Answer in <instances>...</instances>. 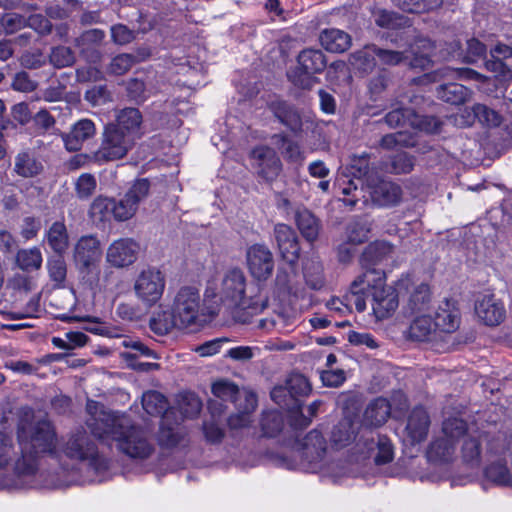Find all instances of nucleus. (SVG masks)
I'll use <instances>...</instances> for the list:
<instances>
[{
	"label": "nucleus",
	"mask_w": 512,
	"mask_h": 512,
	"mask_svg": "<svg viewBox=\"0 0 512 512\" xmlns=\"http://www.w3.org/2000/svg\"><path fill=\"white\" fill-rule=\"evenodd\" d=\"M91 433L103 444L134 460L148 459L155 452L149 431L136 425L130 416L100 411L87 420Z\"/></svg>",
	"instance_id": "nucleus-1"
},
{
	"label": "nucleus",
	"mask_w": 512,
	"mask_h": 512,
	"mask_svg": "<svg viewBox=\"0 0 512 512\" xmlns=\"http://www.w3.org/2000/svg\"><path fill=\"white\" fill-rule=\"evenodd\" d=\"M17 441L22 459L18 462L21 472L33 475L43 457L60 461L59 441L51 422L39 420L34 423L21 422L17 426Z\"/></svg>",
	"instance_id": "nucleus-2"
},
{
	"label": "nucleus",
	"mask_w": 512,
	"mask_h": 512,
	"mask_svg": "<svg viewBox=\"0 0 512 512\" xmlns=\"http://www.w3.org/2000/svg\"><path fill=\"white\" fill-rule=\"evenodd\" d=\"M247 278L239 268L226 271L223 275L207 281L203 302L210 313L217 314L221 309L249 308L253 313L262 312L267 307V301L251 302L246 300Z\"/></svg>",
	"instance_id": "nucleus-3"
},
{
	"label": "nucleus",
	"mask_w": 512,
	"mask_h": 512,
	"mask_svg": "<svg viewBox=\"0 0 512 512\" xmlns=\"http://www.w3.org/2000/svg\"><path fill=\"white\" fill-rule=\"evenodd\" d=\"M60 460L62 457L87 462L90 469L100 474L108 469V461L100 456L94 441L89 435L78 430L62 437L59 441Z\"/></svg>",
	"instance_id": "nucleus-4"
},
{
	"label": "nucleus",
	"mask_w": 512,
	"mask_h": 512,
	"mask_svg": "<svg viewBox=\"0 0 512 512\" xmlns=\"http://www.w3.org/2000/svg\"><path fill=\"white\" fill-rule=\"evenodd\" d=\"M462 446L463 461L471 467L480 465L482 456H504L509 442L503 435L491 436L487 432H466Z\"/></svg>",
	"instance_id": "nucleus-5"
},
{
	"label": "nucleus",
	"mask_w": 512,
	"mask_h": 512,
	"mask_svg": "<svg viewBox=\"0 0 512 512\" xmlns=\"http://www.w3.org/2000/svg\"><path fill=\"white\" fill-rule=\"evenodd\" d=\"M467 432L466 422L459 417L445 418L441 435L435 437L428 446L427 458L430 462H450L456 453L458 440Z\"/></svg>",
	"instance_id": "nucleus-6"
},
{
	"label": "nucleus",
	"mask_w": 512,
	"mask_h": 512,
	"mask_svg": "<svg viewBox=\"0 0 512 512\" xmlns=\"http://www.w3.org/2000/svg\"><path fill=\"white\" fill-rule=\"evenodd\" d=\"M134 137L123 134L118 126L106 125L100 147L92 154L93 162L101 165L126 156L134 144Z\"/></svg>",
	"instance_id": "nucleus-7"
},
{
	"label": "nucleus",
	"mask_w": 512,
	"mask_h": 512,
	"mask_svg": "<svg viewBox=\"0 0 512 512\" xmlns=\"http://www.w3.org/2000/svg\"><path fill=\"white\" fill-rule=\"evenodd\" d=\"M363 273L357 276L350 284L348 292L345 294L347 306H355L358 312L366 309V291L372 292L386 288V277L383 270L374 267H362Z\"/></svg>",
	"instance_id": "nucleus-8"
},
{
	"label": "nucleus",
	"mask_w": 512,
	"mask_h": 512,
	"mask_svg": "<svg viewBox=\"0 0 512 512\" xmlns=\"http://www.w3.org/2000/svg\"><path fill=\"white\" fill-rule=\"evenodd\" d=\"M202 299L198 289L185 286L178 290L173 303L172 311L180 324V328H188L200 321Z\"/></svg>",
	"instance_id": "nucleus-9"
},
{
	"label": "nucleus",
	"mask_w": 512,
	"mask_h": 512,
	"mask_svg": "<svg viewBox=\"0 0 512 512\" xmlns=\"http://www.w3.org/2000/svg\"><path fill=\"white\" fill-rule=\"evenodd\" d=\"M298 67L288 74L290 81L302 89H310L314 74L321 73L327 66L325 55L316 49H305L298 55Z\"/></svg>",
	"instance_id": "nucleus-10"
},
{
	"label": "nucleus",
	"mask_w": 512,
	"mask_h": 512,
	"mask_svg": "<svg viewBox=\"0 0 512 512\" xmlns=\"http://www.w3.org/2000/svg\"><path fill=\"white\" fill-rule=\"evenodd\" d=\"M385 122L392 128L409 125L414 129L431 134L440 133L442 126L445 124L434 116H422L413 109L402 106L390 111L385 116Z\"/></svg>",
	"instance_id": "nucleus-11"
},
{
	"label": "nucleus",
	"mask_w": 512,
	"mask_h": 512,
	"mask_svg": "<svg viewBox=\"0 0 512 512\" xmlns=\"http://www.w3.org/2000/svg\"><path fill=\"white\" fill-rule=\"evenodd\" d=\"M165 276L156 268L143 270L135 280L134 291L145 305L152 306L162 297L165 290Z\"/></svg>",
	"instance_id": "nucleus-12"
},
{
	"label": "nucleus",
	"mask_w": 512,
	"mask_h": 512,
	"mask_svg": "<svg viewBox=\"0 0 512 512\" xmlns=\"http://www.w3.org/2000/svg\"><path fill=\"white\" fill-rule=\"evenodd\" d=\"M102 257L101 243L96 236L85 235L78 239L73 249V260L81 273H92Z\"/></svg>",
	"instance_id": "nucleus-13"
},
{
	"label": "nucleus",
	"mask_w": 512,
	"mask_h": 512,
	"mask_svg": "<svg viewBox=\"0 0 512 512\" xmlns=\"http://www.w3.org/2000/svg\"><path fill=\"white\" fill-rule=\"evenodd\" d=\"M251 166L264 181H274L282 171V163L276 151L268 146L255 147L250 154Z\"/></svg>",
	"instance_id": "nucleus-14"
},
{
	"label": "nucleus",
	"mask_w": 512,
	"mask_h": 512,
	"mask_svg": "<svg viewBox=\"0 0 512 512\" xmlns=\"http://www.w3.org/2000/svg\"><path fill=\"white\" fill-rule=\"evenodd\" d=\"M377 175L378 173L376 169L369 165L367 154L352 157L350 164L345 167L343 171V177L347 180L343 179L340 184L343 185L341 188L342 193L345 195H351L353 191H357V184L354 180L350 179V177L355 178L357 181H360L362 185L367 186L369 180L371 178H375Z\"/></svg>",
	"instance_id": "nucleus-15"
},
{
	"label": "nucleus",
	"mask_w": 512,
	"mask_h": 512,
	"mask_svg": "<svg viewBox=\"0 0 512 512\" xmlns=\"http://www.w3.org/2000/svg\"><path fill=\"white\" fill-rule=\"evenodd\" d=\"M249 272L258 281L267 280L274 270V259L270 249L264 244H253L246 251Z\"/></svg>",
	"instance_id": "nucleus-16"
},
{
	"label": "nucleus",
	"mask_w": 512,
	"mask_h": 512,
	"mask_svg": "<svg viewBox=\"0 0 512 512\" xmlns=\"http://www.w3.org/2000/svg\"><path fill=\"white\" fill-rule=\"evenodd\" d=\"M372 203L379 207L397 205L401 201L402 190L399 185L380 179L371 178L366 186Z\"/></svg>",
	"instance_id": "nucleus-17"
},
{
	"label": "nucleus",
	"mask_w": 512,
	"mask_h": 512,
	"mask_svg": "<svg viewBox=\"0 0 512 512\" xmlns=\"http://www.w3.org/2000/svg\"><path fill=\"white\" fill-rule=\"evenodd\" d=\"M431 425V419L427 410L422 406L413 408L406 421L404 430L405 441L411 445L419 444L426 440Z\"/></svg>",
	"instance_id": "nucleus-18"
},
{
	"label": "nucleus",
	"mask_w": 512,
	"mask_h": 512,
	"mask_svg": "<svg viewBox=\"0 0 512 512\" xmlns=\"http://www.w3.org/2000/svg\"><path fill=\"white\" fill-rule=\"evenodd\" d=\"M139 249V244L132 238H120L109 245L106 260L114 267H126L136 261Z\"/></svg>",
	"instance_id": "nucleus-19"
},
{
	"label": "nucleus",
	"mask_w": 512,
	"mask_h": 512,
	"mask_svg": "<svg viewBox=\"0 0 512 512\" xmlns=\"http://www.w3.org/2000/svg\"><path fill=\"white\" fill-rule=\"evenodd\" d=\"M299 456L306 461L311 469H316L326 453V442L322 434L313 430L310 431L299 443Z\"/></svg>",
	"instance_id": "nucleus-20"
},
{
	"label": "nucleus",
	"mask_w": 512,
	"mask_h": 512,
	"mask_svg": "<svg viewBox=\"0 0 512 512\" xmlns=\"http://www.w3.org/2000/svg\"><path fill=\"white\" fill-rule=\"evenodd\" d=\"M274 236L282 258L290 265L294 264L300 255V246L295 231L290 226L279 223L274 227Z\"/></svg>",
	"instance_id": "nucleus-21"
},
{
	"label": "nucleus",
	"mask_w": 512,
	"mask_h": 512,
	"mask_svg": "<svg viewBox=\"0 0 512 512\" xmlns=\"http://www.w3.org/2000/svg\"><path fill=\"white\" fill-rule=\"evenodd\" d=\"M477 317L488 326L499 325L506 316V310L501 301L492 294L483 295L476 301Z\"/></svg>",
	"instance_id": "nucleus-22"
},
{
	"label": "nucleus",
	"mask_w": 512,
	"mask_h": 512,
	"mask_svg": "<svg viewBox=\"0 0 512 512\" xmlns=\"http://www.w3.org/2000/svg\"><path fill=\"white\" fill-rule=\"evenodd\" d=\"M96 134V127L92 120L81 119L71 127L68 133L62 135L65 148L68 151H78L85 141L93 138Z\"/></svg>",
	"instance_id": "nucleus-23"
},
{
	"label": "nucleus",
	"mask_w": 512,
	"mask_h": 512,
	"mask_svg": "<svg viewBox=\"0 0 512 512\" xmlns=\"http://www.w3.org/2000/svg\"><path fill=\"white\" fill-rule=\"evenodd\" d=\"M472 110L473 116L468 114L467 118H465L463 114H456L448 117L446 122L453 123L460 127L471 125L474 118H477L481 123L489 126H498L501 123V116L484 104H475Z\"/></svg>",
	"instance_id": "nucleus-24"
},
{
	"label": "nucleus",
	"mask_w": 512,
	"mask_h": 512,
	"mask_svg": "<svg viewBox=\"0 0 512 512\" xmlns=\"http://www.w3.org/2000/svg\"><path fill=\"white\" fill-rule=\"evenodd\" d=\"M105 39V32L101 29H90L83 32L75 39V46L80 54L90 62H97L101 58V53L97 47Z\"/></svg>",
	"instance_id": "nucleus-25"
},
{
	"label": "nucleus",
	"mask_w": 512,
	"mask_h": 512,
	"mask_svg": "<svg viewBox=\"0 0 512 512\" xmlns=\"http://www.w3.org/2000/svg\"><path fill=\"white\" fill-rule=\"evenodd\" d=\"M434 323L438 333H453L460 325V314L454 301H443L436 311Z\"/></svg>",
	"instance_id": "nucleus-26"
},
{
	"label": "nucleus",
	"mask_w": 512,
	"mask_h": 512,
	"mask_svg": "<svg viewBox=\"0 0 512 512\" xmlns=\"http://www.w3.org/2000/svg\"><path fill=\"white\" fill-rule=\"evenodd\" d=\"M398 304L397 293L391 287L372 292V310L378 320L391 316Z\"/></svg>",
	"instance_id": "nucleus-27"
},
{
	"label": "nucleus",
	"mask_w": 512,
	"mask_h": 512,
	"mask_svg": "<svg viewBox=\"0 0 512 512\" xmlns=\"http://www.w3.org/2000/svg\"><path fill=\"white\" fill-rule=\"evenodd\" d=\"M361 441H363L366 450L365 454L370 455V453L376 451L374 460L377 465L387 464L392 461L393 447L386 436H374L372 432H369L368 436H362ZM362 452L364 453V451Z\"/></svg>",
	"instance_id": "nucleus-28"
},
{
	"label": "nucleus",
	"mask_w": 512,
	"mask_h": 512,
	"mask_svg": "<svg viewBox=\"0 0 512 512\" xmlns=\"http://www.w3.org/2000/svg\"><path fill=\"white\" fill-rule=\"evenodd\" d=\"M22 459L19 452V442H14L12 435L0 432V469L11 467L18 475H28L18 469V462Z\"/></svg>",
	"instance_id": "nucleus-29"
},
{
	"label": "nucleus",
	"mask_w": 512,
	"mask_h": 512,
	"mask_svg": "<svg viewBox=\"0 0 512 512\" xmlns=\"http://www.w3.org/2000/svg\"><path fill=\"white\" fill-rule=\"evenodd\" d=\"M275 286L280 293L294 298H303L305 290L298 282V276L293 267L279 268L275 277Z\"/></svg>",
	"instance_id": "nucleus-30"
},
{
	"label": "nucleus",
	"mask_w": 512,
	"mask_h": 512,
	"mask_svg": "<svg viewBox=\"0 0 512 512\" xmlns=\"http://www.w3.org/2000/svg\"><path fill=\"white\" fill-rule=\"evenodd\" d=\"M296 320L297 313L293 309L282 308L274 311L272 316L261 319L258 326L266 331L288 332L295 325Z\"/></svg>",
	"instance_id": "nucleus-31"
},
{
	"label": "nucleus",
	"mask_w": 512,
	"mask_h": 512,
	"mask_svg": "<svg viewBox=\"0 0 512 512\" xmlns=\"http://www.w3.org/2000/svg\"><path fill=\"white\" fill-rule=\"evenodd\" d=\"M173 413H165L162 416L158 440L160 445L172 448L179 445L186 436V432L179 424L171 425V417Z\"/></svg>",
	"instance_id": "nucleus-32"
},
{
	"label": "nucleus",
	"mask_w": 512,
	"mask_h": 512,
	"mask_svg": "<svg viewBox=\"0 0 512 512\" xmlns=\"http://www.w3.org/2000/svg\"><path fill=\"white\" fill-rule=\"evenodd\" d=\"M45 241L50 249L63 256L69 247V234L63 221H55L45 232Z\"/></svg>",
	"instance_id": "nucleus-33"
},
{
	"label": "nucleus",
	"mask_w": 512,
	"mask_h": 512,
	"mask_svg": "<svg viewBox=\"0 0 512 512\" xmlns=\"http://www.w3.org/2000/svg\"><path fill=\"white\" fill-rule=\"evenodd\" d=\"M394 247L386 241L370 243L363 251L360 263L362 267H373L388 259L393 253Z\"/></svg>",
	"instance_id": "nucleus-34"
},
{
	"label": "nucleus",
	"mask_w": 512,
	"mask_h": 512,
	"mask_svg": "<svg viewBox=\"0 0 512 512\" xmlns=\"http://www.w3.org/2000/svg\"><path fill=\"white\" fill-rule=\"evenodd\" d=\"M319 40L324 49L333 53H342L351 46L350 35L336 28L323 30Z\"/></svg>",
	"instance_id": "nucleus-35"
},
{
	"label": "nucleus",
	"mask_w": 512,
	"mask_h": 512,
	"mask_svg": "<svg viewBox=\"0 0 512 512\" xmlns=\"http://www.w3.org/2000/svg\"><path fill=\"white\" fill-rule=\"evenodd\" d=\"M271 112L287 127L293 131L301 128V118L299 113L285 101L274 99L268 104Z\"/></svg>",
	"instance_id": "nucleus-36"
},
{
	"label": "nucleus",
	"mask_w": 512,
	"mask_h": 512,
	"mask_svg": "<svg viewBox=\"0 0 512 512\" xmlns=\"http://www.w3.org/2000/svg\"><path fill=\"white\" fill-rule=\"evenodd\" d=\"M142 123V116L136 108H126L121 110L116 118V123H110L111 126H118L123 130V134H129L134 140L139 137V129Z\"/></svg>",
	"instance_id": "nucleus-37"
},
{
	"label": "nucleus",
	"mask_w": 512,
	"mask_h": 512,
	"mask_svg": "<svg viewBox=\"0 0 512 512\" xmlns=\"http://www.w3.org/2000/svg\"><path fill=\"white\" fill-rule=\"evenodd\" d=\"M409 333L417 341H432L439 336L434 320L427 315L416 317L410 325Z\"/></svg>",
	"instance_id": "nucleus-38"
},
{
	"label": "nucleus",
	"mask_w": 512,
	"mask_h": 512,
	"mask_svg": "<svg viewBox=\"0 0 512 512\" xmlns=\"http://www.w3.org/2000/svg\"><path fill=\"white\" fill-rule=\"evenodd\" d=\"M391 413L390 403L386 398L378 397L366 407L364 412V420L373 426L384 424Z\"/></svg>",
	"instance_id": "nucleus-39"
},
{
	"label": "nucleus",
	"mask_w": 512,
	"mask_h": 512,
	"mask_svg": "<svg viewBox=\"0 0 512 512\" xmlns=\"http://www.w3.org/2000/svg\"><path fill=\"white\" fill-rule=\"evenodd\" d=\"M303 275L306 285L312 290H320L325 286L323 265L318 257L307 258L303 263Z\"/></svg>",
	"instance_id": "nucleus-40"
},
{
	"label": "nucleus",
	"mask_w": 512,
	"mask_h": 512,
	"mask_svg": "<svg viewBox=\"0 0 512 512\" xmlns=\"http://www.w3.org/2000/svg\"><path fill=\"white\" fill-rule=\"evenodd\" d=\"M42 170V163L30 152L23 151L15 157L14 171L21 177H34L40 174Z\"/></svg>",
	"instance_id": "nucleus-41"
},
{
	"label": "nucleus",
	"mask_w": 512,
	"mask_h": 512,
	"mask_svg": "<svg viewBox=\"0 0 512 512\" xmlns=\"http://www.w3.org/2000/svg\"><path fill=\"white\" fill-rule=\"evenodd\" d=\"M296 224L302 236L309 242H313L319 235L320 225L318 219L308 210L296 212Z\"/></svg>",
	"instance_id": "nucleus-42"
},
{
	"label": "nucleus",
	"mask_w": 512,
	"mask_h": 512,
	"mask_svg": "<svg viewBox=\"0 0 512 512\" xmlns=\"http://www.w3.org/2000/svg\"><path fill=\"white\" fill-rule=\"evenodd\" d=\"M470 90L458 83H447L437 88V96L444 102L460 105L470 97Z\"/></svg>",
	"instance_id": "nucleus-43"
},
{
	"label": "nucleus",
	"mask_w": 512,
	"mask_h": 512,
	"mask_svg": "<svg viewBox=\"0 0 512 512\" xmlns=\"http://www.w3.org/2000/svg\"><path fill=\"white\" fill-rule=\"evenodd\" d=\"M376 45H367L363 49L358 50L350 55L349 62L351 66L362 72H371L376 66Z\"/></svg>",
	"instance_id": "nucleus-44"
},
{
	"label": "nucleus",
	"mask_w": 512,
	"mask_h": 512,
	"mask_svg": "<svg viewBox=\"0 0 512 512\" xmlns=\"http://www.w3.org/2000/svg\"><path fill=\"white\" fill-rule=\"evenodd\" d=\"M217 405L218 404L214 401L209 402V409L211 410L212 420L205 421L203 423V433L205 439L211 444L220 443L225 435L224 430L219 426V423L215 419L216 415H221L223 412L222 404H219V408Z\"/></svg>",
	"instance_id": "nucleus-45"
},
{
	"label": "nucleus",
	"mask_w": 512,
	"mask_h": 512,
	"mask_svg": "<svg viewBox=\"0 0 512 512\" xmlns=\"http://www.w3.org/2000/svg\"><path fill=\"white\" fill-rule=\"evenodd\" d=\"M497 461L492 462L485 468V478L499 486H509L512 484V475L502 456H498Z\"/></svg>",
	"instance_id": "nucleus-46"
},
{
	"label": "nucleus",
	"mask_w": 512,
	"mask_h": 512,
	"mask_svg": "<svg viewBox=\"0 0 512 512\" xmlns=\"http://www.w3.org/2000/svg\"><path fill=\"white\" fill-rule=\"evenodd\" d=\"M113 199L103 196L95 198L89 209V216L96 224L104 223L114 218Z\"/></svg>",
	"instance_id": "nucleus-47"
},
{
	"label": "nucleus",
	"mask_w": 512,
	"mask_h": 512,
	"mask_svg": "<svg viewBox=\"0 0 512 512\" xmlns=\"http://www.w3.org/2000/svg\"><path fill=\"white\" fill-rule=\"evenodd\" d=\"M245 400V407L243 411L237 414L231 415L228 419V425L231 429H241L250 425L251 423V412L255 410L257 406V399L255 394L245 392L243 394Z\"/></svg>",
	"instance_id": "nucleus-48"
},
{
	"label": "nucleus",
	"mask_w": 512,
	"mask_h": 512,
	"mask_svg": "<svg viewBox=\"0 0 512 512\" xmlns=\"http://www.w3.org/2000/svg\"><path fill=\"white\" fill-rule=\"evenodd\" d=\"M148 55L149 54L144 51H139L137 56L128 53L119 54L111 60L108 66V72L118 76L124 75L135 63L144 60Z\"/></svg>",
	"instance_id": "nucleus-49"
},
{
	"label": "nucleus",
	"mask_w": 512,
	"mask_h": 512,
	"mask_svg": "<svg viewBox=\"0 0 512 512\" xmlns=\"http://www.w3.org/2000/svg\"><path fill=\"white\" fill-rule=\"evenodd\" d=\"M142 407L147 414L153 416L164 415L167 411L168 402L163 394L158 391L149 390L142 395Z\"/></svg>",
	"instance_id": "nucleus-50"
},
{
	"label": "nucleus",
	"mask_w": 512,
	"mask_h": 512,
	"mask_svg": "<svg viewBox=\"0 0 512 512\" xmlns=\"http://www.w3.org/2000/svg\"><path fill=\"white\" fill-rule=\"evenodd\" d=\"M150 328L159 335H165L174 328L181 329L172 310L171 312L160 311L156 313L150 320Z\"/></svg>",
	"instance_id": "nucleus-51"
},
{
	"label": "nucleus",
	"mask_w": 512,
	"mask_h": 512,
	"mask_svg": "<svg viewBox=\"0 0 512 512\" xmlns=\"http://www.w3.org/2000/svg\"><path fill=\"white\" fill-rule=\"evenodd\" d=\"M42 261V253L38 247L21 249L16 254V263L23 271L38 270Z\"/></svg>",
	"instance_id": "nucleus-52"
},
{
	"label": "nucleus",
	"mask_w": 512,
	"mask_h": 512,
	"mask_svg": "<svg viewBox=\"0 0 512 512\" xmlns=\"http://www.w3.org/2000/svg\"><path fill=\"white\" fill-rule=\"evenodd\" d=\"M371 222L366 218H358L349 223L346 229L347 240L351 244H361L368 239Z\"/></svg>",
	"instance_id": "nucleus-53"
},
{
	"label": "nucleus",
	"mask_w": 512,
	"mask_h": 512,
	"mask_svg": "<svg viewBox=\"0 0 512 512\" xmlns=\"http://www.w3.org/2000/svg\"><path fill=\"white\" fill-rule=\"evenodd\" d=\"M416 144V134L407 131H398L395 133L387 134L381 139V146L385 149L414 147Z\"/></svg>",
	"instance_id": "nucleus-54"
},
{
	"label": "nucleus",
	"mask_w": 512,
	"mask_h": 512,
	"mask_svg": "<svg viewBox=\"0 0 512 512\" xmlns=\"http://www.w3.org/2000/svg\"><path fill=\"white\" fill-rule=\"evenodd\" d=\"M355 437L353 422L349 418H344L334 426L331 434V440L337 447L348 445Z\"/></svg>",
	"instance_id": "nucleus-55"
},
{
	"label": "nucleus",
	"mask_w": 512,
	"mask_h": 512,
	"mask_svg": "<svg viewBox=\"0 0 512 512\" xmlns=\"http://www.w3.org/2000/svg\"><path fill=\"white\" fill-rule=\"evenodd\" d=\"M121 346L129 349L120 353V356L126 361H132L141 356L157 358L156 354L139 340L124 338L121 341Z\"/></svg>",
	"instance_id": "nucleus-56"
},
{
	"label": "nucleus",
	"mask_w": 512,
	"mask_h": 512,
	"mask_svg": "<svg viewBox=\"0 0 512 512\" xmlns=\"http://www.w3.org/2000/svg\"><path fill=\"white\" fill-rule=\"evenodd\" d=\"M430 302V288L426 283L415 286L410 293L407 307L411 312L424 310Z\"/></svg>",
	"instance_id": "nucleus-57"
},
{
	"label": "nucleus",
	"mask_w": 512,
	"mask_h": 512,
	"mask_svg": "<svg viewBox=\"0 0 512 512\" xmlns=\"http://www.w3.org/2000/svg\"><path fill=\"white\" fill-rule=\"evenodd\" d=\"M213 395L223 402H237L241 397L239 388L227 380H219L212 385Z\"/></svg>",
	"instance_id": "nucleus-58"
},
{
	"label": "nucleus",
	"mask_w": 512,
	"mask_h": 512,
	"mask_svg": "<svg viewBox=\"0 0 512 512\" xmlns=\"http://www.w3.org/2000/svg\"><path fill=\"white\" fill-rule=\"evenodd\" d=\"M178 409L184 418H195L202 409V402L193 393H184L179 396Z\"/></svg>",
	"instance_id": "nucleus-59"
},
{
	"label": "nucleus",
	"mask_w": 512,
	"mask_h": 512,
	"mask_svg": "<svg viewBox=\"0 0 512 512\" xmlns=\"http://www.w3.org/2000/svg\"><path fill=\"white\" fill-rule=\"evenodd\" d=\"M150 192V182L148 179H137L127 190L125 196L130 202L136 206L138 210L139 205L148 197Z\"/></svg>",
	"instance_id": "nucleus-60"
},
{
	"label": "nucleus",
	"mask_w": 512,
	"mask_h": 512,
	"mask_svg": "<svg viewBox=\"0 0 512 512\" xmlns=\"http://www.w3.org/2000/svg\"><path fill=\"white\" fill-rule=\"evenodd\" d=\"M47 269L50 279L57 287H61L66 279L67 266L63 256L56 255L47 261Z\"/></svg>",
	"instance_id": "nucleus-61"
},
{
	"label": "nucleus",
	"mask_w": 512,
	"mask_h": 512,
	"mask_svg": "<svg viewBox=\"0 0 512 512\" xmlns=\"http://www.w3.org/2000/svg\"><path fill=\"white\" fill-rule=\"evenodd\" d=\"M75 54L71 48L57 46L52 48L49 55L50 63L56 68L69 67L75 63Z\"/></svg>",
	"instance_id": "nucleus-62"
},
{
	"label": "nucleus",
	"mask_w": 512,
	"mask_h": 512,
	"mask_svg": "<svg viewBox=\"0 0 512 512\" xmlns=\"http://www.w3.org/2000/svg\"><path fill=\"white\" fill-rule=\"evenodd\" d=\"M263 434L267 437L276 436L283 428V419L279 412H265L261 419Z\"/></svg>",
	"instance_id": "nucleus-63"
},
{
	"label": "nucleus",
	"mask_w": 512,
	"mask_h": 512,
	"mask_svg": "<svg viewBox=\"0 0 512 512\" xmlns=\"http://www.w3.org/2000/svg\"><path fill=\"white\" fill-rule=\"evenodd\" d=\"M286 389L292 397L306 396L311 391V385L304 375L294 373L287 379Z\"/></svg>",
	"instance_id": "nucleus-64"
}]
</instances>
